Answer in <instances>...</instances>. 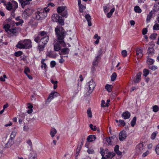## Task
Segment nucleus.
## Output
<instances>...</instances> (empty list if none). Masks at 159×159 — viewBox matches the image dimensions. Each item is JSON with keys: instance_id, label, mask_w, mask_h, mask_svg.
<instances>
[{"instance_id": "obj_30", "label": "nucleus", "mask_w": 159, "mask_h": 159, "mask_svg": "<svg viewBox=\"0 0 159 159\" xmlns=\"http://www.w3.org/2000/svg\"><path fill=\"white\" fill-rule=\"evenodd\" d=\"M10 27V25L9 24H7L4 26V28L5 31L7 32L9 31Z\"/></svg>"}, {"instance_id": "obj_21", "label": "nucleus", "mask_w": 159, "mask_h": 159, "mask_svg": "<svg viewBox=\"0 0 159 159\" xmlns=\"http://www.w3.org/2000/svg\"><path fill=\"white\" fill-rule=\"evenodd\" d=\"M57 132V131L55 128H52L51 129L50 132V134L52 137H53L54 136Z\"/></svg>"}, {"instance_id": "obj_19", "label": "nucleus", "mask_w": 159, "mask_h": 159, "mask_svg": "<svg viewBox=\"0 0 159 159\" xmlns=\"http://www.w3.org/2000/svg\"><path fill=\"white\" fill-rule=\"evenodd\" d=\"M136 54L139 55V58L143 56V51L140 48H137L136 50Z\"/></svg>"}, {"instance_id": "obj_1", "label": "nucleus", "mask_w": 159, "mask_h": 159, "mask_svg": "<svg viewBox=\"0 0 159 159\" xmlns=\"http://www.w3.org/2000/svg\"><path fill=\"white\" fill-rule=\"evenodd\" d=\"M55 31L56 34L57 39L59 43L63 47L66 45L64 41V39L66 35V32H65L63 27L57 26L55 29Z\"/></svg>"}, {"instance_id": "obj_37", "label": "nucleus", "mask_w": 159, "mask_h": 159, "mask_svg": "<svg viewBox=\"0 0 159 159\" xmlns=\"http://www.w3.org/2000/svg\"><path fill=\"white\" fill-rule=\"evenodd\" d=\"M102 53V48L100 49L98 52V55L96 57V59H97L98 58H99L101 56Z\"/></svg>"}, {"instance_id": "obj_44", "label": "nucleus", "mask_w": 159, "mask_h": 159, "mask_svg": "<svg viewBox=\"0 0 159 159\" xmlns=\"http://www.w3.org/2000/svg\"><path fill=\"white\" fill-rule=\"evenodd\" d=\"M22 54V52L20 51L16 52L15 53V55L16 57H19L21 56Z\"/></svg>"}, {"instance_id": "obj_27", "label": "nucleus", "mask_w": 159, "mask_h": 159, "mask_svg": "<svg viewBox=\"0 0 159 159\" xmlns=\"http://www.w3.org/2000/svg\"><path fill=\"white\" fill-rule=\"evenodd\" d=\"M79 7V11L81 13H83V10L85 9L86 8L85 6L83 5H80Z\"/></svg>"}, {"instance_id": "obj_56", "label": "nucleus", "mask_w": 159, "mask_h": 159, "mask_svg": "<svg viewBox=\"0 0 159 159\" xmlns=\"http://www.w3.org/2000/svg\"><path fill=\"white\" fill-rule=\"evenodd\" d=\"M50 64L51 67H53L56 65V62L54 61H52L51 62Z\"/></svg>"}, {"instance_id": "obj_18", "label": "nucleus", "mask_w": 159, "mask_h": 159, "mask_svg": "<svg viewBox=\"0 0 159 159\" xmlns=\"http://www.w3.org/2000/svg\"><path fill=\"white\" fill-rule=\"evenodd\" d=\"M85 18L86 19L87 21L88 22V25L89 26L92 25V23L91 22V16L89 14L86 15L85 16Z\"/></svg>"}, {"instance_id": "obj_23", "label": "nucleus", "mask_w": 159, "mask_h": 159, "mask_svg": "<svg viewBox=\"0 0 159 159\" xmlns=\"http://www.w3.org/2000/svg\"><path fill=\"white\" fill-rule=\"evenodd\" d=\"M11 2L12 3H11L12 4V7H13V9L15 10L18 7V4L16 2L14 1H12Z\"/></svg>"}, {"instance_id": "obj_8", "label": "nucleus", "mask_w": 159, "mask_h": 159, "mask_svg": "<svg viewBox=\"0 0 159 159\" xmlns=\"http://www.w3.org/2000/svg\"><path fill=\"white\" fill-rule=\"evenodd\" d=\"M126 133L125 131H122L120 132L119 136V139L121 141L125 140L126 137Z\"/></svg>"}, {"instance_id": "obj_13", "label": "nucleus", "mask_w": 159, "mask_h": 159, "mask_svg": "<svg viewBox=\"0 0 159 159\" xmlns=\"http://www.w3.org/2000/svg\"><path fill=\"white\" fill-rule=\"evenodd\" d=\"M61 45L63 47L59 42V41H57V42L54 45V49L56 51H59L61 48Z\"/></svg>"}, {"instance_id": "obj_62", "label": "nucleus", "mask_w": 159, "mask_h": 159, "mask_svg": "<svg viewBox=\"0 0 159 159\" xmlns=\"http://www.w3.org/2000/svg\"><path fill=\"white\" fill-rule=\"evenodd\" d=\"M100 153L101 154L102 156H104L105 153H104V151L103 149H102V148H101V151H100Z\"/></svg>"}, {"instance_id": "obj_51", "label": "nucleus", "mask_w": 159, "mask_h": 159, "mask_svg": "<svg viewBox=\"0 0 159 159\" xmlns=\"http://www.w3.org/2000/svg\"><path fill=\"white\" fill-rule=\"evenodd\" d=\"M155 151L156 153L159 155V143L157 146Z\"/></svg>"}, {"instance_id": "obj_36", "label": "nucleus", "mask_w": 159, "mask_h": 159, "mask_svg": "<svg viewBox=\"0 0 159 159\" xmlns=\"http://www.w3.org/2000/svg\"><path fill=\"white\" fill-rule=\"evenodd\" d=\"M143 75L144 76L146 77L149 73V71L148 70L145 69L143 70Z\"/></svg>"}, {"instance_id": "obj_25", "label": "nucleus", "mask_w": 159, "mask_h": 159, "mask_svg": "<svg viewBox=\"0 0 159 159\" xmlns=\"http://www.w3.org/2000/svg\"><path fill=\"white\" fill-rule=\"evenodd\" d=\"M147 61L148 62V64H149L152 65L153 64L154 61L152 59L150 58L149 55L147 56Z\"/></svg>"}, {"instance_id": "obj_35", "label": "nucleus", "mask_w": 159, "mask_h": 159, "mask_svg": "<svg viewBox=\"0 0 159 159\" xmlns=\"http://www.w3.org/2000/svg\"><path fill=\"white\" fill-rule=\"evenodd\" d=\"M16 134V131H12L11 135H10V138L12 139H14Z\"/></svg>"}, {"instance_id": "obj_33", "label": "nucleus", "mask_w": 159, "mask_h": 159, "mask_svg": "<svg viewBox=\"0 0 159 159\" xmlns=\"http://www.w3.org/2000/svg\"><path fill=\"white\" fill-rule=\"evenodd\" d=\"M32 0H25V2H24L22 3L21 4V5L22 7H24L25 6L30 3L29 2Z\"/></svg>"}, {"instance_id": "obj_55", "label": "nucleus", "mask_w": 159, "mask_h": 159, "mask_svg": "<svg viewBox=\"0 0 159 159\" xmlns=\"http://www.w3.org/2000/svg\"><path fill=\"white\" fill-rule=\"evenodd\" d=\"M156 136V133L154 132L153 133L151 136V138L152 139H155Z\"/></svg>"}, {"instance_id": "obj_46", "label": "nucleus", "mask_w": 159, "mask_h": 159, "mask_svg": "<svg viewBox=\"0 0 159 159\" xmlns=\"http://www.w3.org/2000/svg\"><path fill=\"white\" fill-rule=\"evenodd\" d=\"M61 15L63 17H67V11H64L62 13Z\"/></svg>"}, {"instance_id": "obj_28", "label": "nucleus", "mask_w": 159, "mask_h": 159, "mask_svg": "<svg viewBox=\"0 0 159 159\" xmlns=\"http://www.w3.org/2000/svg\"><path fill=\"white\" fill-rule=\"evenodd\" d=\"M134 10L137 13H140L141 12L142 10L139 6H136L134 7Z\"/></svg>"}, {"instance_id": "obj_5", "label": "nucleus", "mask_w": 159, "mask_h": 159, "mask_svg": "<svg viewBox=\"0 0 159 159\" xmlns=\"http://www.w3.org/2000/svg\"><path fill=\"white\" fill-rule=\"evenodd\" d=\"M87 86L89 87V91H88V94H89L93 91L95 86V84L93 80H91L88 82L87 84Z\"/></svg>"}, {"instance_id": "obj_16", "label": "nucleus", "mask_w": 159, "mask_h": 159, "mask_svg": "<svg viewBox=\"0 0 159 159\" xmlns=\"http://www.w3.org/2000/svg\"><path fill=\"white\" fill-rule=\"evenodd\" d=\"M96 139V137L94 135H90L87 138V140L88 142H91L94 141Z\"/></svg>"}, {"instance_id": "obj_57", "label": "nucleus", "mask_w": 159, "mask_h": 159, "mask_svg": "<svg viewBox=\"0 0 159 159\" xmlns=\"http://www.w3.org/2000/svg\"><path fill=\"white\" fill-rule=\"evenodd\" d=\"M98 58L97 59L96 58V59L93 61V66L97 65L98 64V61L97 60Z\"/></svg>"}, {"instance_id": "obj_58", "label": "nucleus", "mask_w": 159, "mask_h": 159, "mask_svg": "<svg viewBox=\"0 0 159 159\" xmlns=\"http://www.w3.org/2000/svg\"><path fill=\"white\" fill-rule=\"evenodd\" d=\"M119 122L120 124H122L123 126H125V123L124 121L122 120H119Z\"/></svg>"}, {"instance_id": "obj_17", "label": "nucleus", "mask_w": 159, "mask_h": 159, "mask_svg": "<svg viewBox=\"0 0 159 159\" xmlns=\"http://www.w3.org/2000/svg\"><path fill=\"white\" fill-rule=\"evenodd\" d=\"M10 34H12L14 35H16L18 33L17 28L11 29L9 30Z\"/></svg>"}, {"instance_id": "obj_41", "label": "nucleus", "mask_w": 159, "mask_h": 159, "mask_svg": "<svg viewBox=\"0 0 159 159\" xmlns=\"http://www.w3.org/2000/svg\"><path fill=\"white\" fill-rule=\"evenodd\" d=\"M157 36V34L156 33H153L150 36L149 38L153 40L156 39Z\"/></svg>"}, {"instance_id": "obj_14", "label": "nucleus", "mask_w": 159, "mask_h": 159, "mask_svg": "<svg viewBox=\"0 0 159 159\" xmlns=\"http://www.w3.org/2000/svg\"><path fill=\"white\" fill-rule=\"evenodd\" d=\"M142 73L141 72H139L136 76V79L134 80V81L135 83H139L141 80V76Z\"/></svg>"}, {"instance_id": "obj_15", "label": "nucleus", "mask_w": 159, "mask_h": 159, "mask_svg": "<svg viewBox=\"0 0 159 159\" xmlns=\"http://www.w3.org/2000/svg\"><path fill=\"white\" fill-rule=\"evenodd\" d=\"M116 155L115 153L113 152H109L106 155V159H111Z\"/></svg>"}, {"instance_id": "obj_11", "label": "nucleus", "mask_w": 159, "mask_h": 159, "mask_svg": "<svg viewBox=\"0 0 159 159\" xmlns=\"http://www.w3.org/2000/svg\"><path fill=\"white\" fill-rule=\"evenodd\" d=\"M115 139L116 140L117 139V137L115 136H113L109 138H106V141L108 143L109 145H111L112 144L111 142H113V140Z\"/></svg>"}, {"instance_id": "obj_24", "label": "nucleus", "mask_w": 159, "mask_h": 159, "mask_svg": "<svg viewBox=\"0 0 159 159\" xmlns=\"http://www.w3.org/2000/svg\"><path fill=\"white\" fill-rule=\"evenodd\" d=\"M41 43H40L39 42V45L38 47V49H39L40 51H43L44 48V46L45 45V44H43Z\"/></svg>"}, {"instance_id": "obj_6", "label": "nucleus", "mask_w": 159, "mask_h": 159, "mask_svg": "<svg viewBox=\"0 0 159 159\" xmlns=\"http://www.w3.org/2000/svg\"><path fill=\"white\" fill-rule=\"evenodd\" d=\"M3 140L6 147H9L11 146L13 144L14 139L10 138H7V137L3 139Z\"/></svg>"}, {"instance_id": "obj_48", "label": "nucleus", "mask_w": 159, "mask_h": 159, "mask_svg": "<svg viewBox=\"0 0 159 159\" xmlns=\"http://www.w3.org/2000/svg\"><path fill=\"white\" fill-rule=\"evenodd\" d=\"M6 78V76L4 75L3 76H1L0 78V80L1 81H5V78Z\"/></svg>"}, {"instance_id": "obj_64", "label": "nucleus", "mask_w": 159, "mask_h": 159, "mask_svg": "<svg viewBox=\"0 0 159 159\" xmlns=\"http://www.w3.org/2000/svg\"><path fill=\"white\" fill-rule=\"evenodd\" d=\"M29 159H37L36 157L34 155H31L30 157H29Z\"/></svg>"}, {"instance_id": "obj_4", "label": "nucleus", "mask_w": 159, "mask_h": 159, "mask_svg": "<svg viewBox=\"0 0 159 159\" xmlns=\"http://www.w3.org/2000/svg\"><path fill=\"white\" fill-rule=\"evenodd\" d=\"M52 18L53 21L58 22L61 25H64V20L62 19L61 17L58 15L57 14H53L52 16Z\"/></svg>"}, {"instance_id": "obj_29", "label": "nucleus", "mask_w": 159, "mask_h": 159, "mask_svg": "<svg viewBox=\"0 0 159 159\" xmlns=\"http://www.w3.org/2000/svg\"><path fill=\"white\" fill-rule=\"evenodd\" d=\"M69 49L67 48H63L61 50V52L63 53L64 54H67L68 53Z\"/></svg>"}, {"instance_id": "obj_39", "label": "nucleus", "mask_w": 159, "mask_h": 159, "mask_svg": "<svg viewBox=\"0 0 159 159\" xmlns=\"http://www.w3.org/2000/svg\"><path fill=\"white\" fill-rule=\"evenodd\" d=\"M116 76H117V75H116V73L115 72H114L112 74L111 76V80L112 81H114V80H115L116 77Z\"/></svg>"}, {"instance_id": "obj_2", "label": "nucleus", "mask_w": 159, "mask_h": 159, "mask_svg": "<svg viewBox=\"0 0 159 159\" xmlns=\"http://www.w3.org/2000/svg\"><path fill=\"white\" fill-rule=\"evenodd\" d=\"M20 49H29L31 48V42L30 39H25L20 41L16 45Z\"/></svg>"}, {"instance_id": "obj_61", "label": "nucleus", "mask_w": 159, "mask_h": 159, "mask_svg": "<svg viewBox=\"0 0 159 159\" xmlns=\"http://www.w3.org/2000/svg\"><path fill=\"white\" fill-rule=\"evenodd\" d=\"M149 153V152L148 151H147L143 154L142 156L143 157H145Z\"/></svg>"}, {"instance_id": "obj_53", "label": "nucleus", "mask_w": 159, "mask_h": 159, "mask_svg": "<svg viewBox=\"0 0 159 159\" xmlns=\"http://www.w3.org/2000/svg\"><path fill=\"white\" fill-rule=\"evenodd\" d=\"M40 39V37L39 36H38L35 38L34 39V41L36 43H38L39 42V41Z\"/></svg>"}, {"instance_id": "obj_43", "label": "nucleus", "mask_w": 159, "mask_h": 159, "mask_svg": "<svg viewBox=\"0 0 159 159\" xmlns=\"http://www.w3.org/2000/svg\"><path fill=\"white\" fill-rule=\"evenodd\" d=\"M67 57L68 56H61V55L60 56L61 58L59 59V62L60 63H62L64 62L65 60L63 59V57Z\"/></svg>"}, {"instance_id": "obj_34", "label": "nucleus", "mask_w": 159, "mask_h": 159, "mask_svg": "<svg viewBox=\"0 0 159 159\" xmlns=\"http://www.w3.org/2000/svg\"><path fill=\"white\" fill-rule=\"evenodd\" d=\"M136 117L135 116H134L131 122V126L132 127H134L135 125V124L136 123Z\"/></svg>"}, {"instance_id": "obj_54", "label": "nucleus", "mask_w": 159, "mask_h": 159, "mask_svg": "<svg viewBox=\"0 0 159 159\" xmlns=\"http://www.w3.org/2000/svg\"><path fill=\"white\" fill-rule=\"evenodd\" d=\"M148 30L146 28H144L142 30V34L143 35H145L147 32Z\"/></svg>"}, {"instance_id": "obj_49", "label": "nucleus", "mask_w": 159, "mask_h": 159, "mask_svg": "<svg viewBox=\"0 0 159 159\" xmlns=\"http://www.w3.org/2000/svg\"><path fill=\"white\" fill-rule=\"evenodd\" d=\"M87 152L89 154H92L94 153V151L93 149L91 148H89L87 150Z\"/></svg>"}, {"instance_id": "obj_9", "label": "nucleus", "mask_w": 159, "mask_h": 159, "mask_svg": "<svg viewBox=\"0 0 159 159\" xmlns=\"http://www.w3.org/2000/svg\"><path fill=\"white\" fill-rule=\"evenodd\" d=\"M49 37L48 36H45L42 37L40 40L39 43L43 44L46 45L47 43L49 40Z\"/></svg>"}, {"instance_id": "obj_52", "label": "nucleus", "mask_w": 159, "mask_h": 159, "mask_svg": "<svg viewBox=\"0 0 159 159\" xmlns=\"http://www.w3.org/2000/svg\"><path fill=\"white\" fill-rule=\"evenodd\" d=\"M24 22L23 20H20V21L18 22H16L15 23V24L16 26H18L19 25L22 24Z\"/></svg>"}, {"instance_id": "obj_40", "label": "nucleus", "mask_w": 159, "mask_h": 159, "mask_svg": "<svg viewBox=\"0 0 159 159\" xmlns=\"http://www.w3.org/2000/svg\"><path fill=\"white\" fill-rule=\"evenodd\" d=\"M153 111L154 112H157L159 110V108L158 106L155 105L152 107Z\"/></svg>"}, {"instance_id": "obj_26", "label": "nucleus", "mask_w": 159, "mask_h": 159, "mask_svg": "<svg viewBox=\"0 0 159 159\" xmlns=\"http://www.w3.org/2000/svg\"><path fill=\"white\" fill-rule=\"evenodd\" d=\"M112 86L111 85L107 84L105 87V88L108 92H111V91Z\"/></svg>"}, {"instance_id": "obj_20", "label": "nucleus", "mask_w": 159, "mask_h": 159, "mask_svg": "<svg viewBox=\"0 0 159 159\" xmlns=\"http://www.w3.org/2000/svg\"><path fill=\"white\" fill-rule=\"evenodd\" d=\"M66 7L65 6L58 7L57 9V11L58 13H62L65 11Z\"/></svg>"}, {"instance_id": "obj_7", "label": "nucleus", "mask_w": 159, "mask_h": 159, "mask_svg": "<svg viewBox=\"0 0 159 159\" xmlns=\"http://www.w3.org/2000/svg\"><path fill=\"white\" fill-rule=\"evenodd\" d=\"M136 151L138 154L142 153L144 151L143 145L142 143H139L136 147Z\"/></svg>"}, {"instance_id": "obj_50", "label": "nucleus", "mask_w": 159, "mask_h": 159, "mask_svg": "<svg viewBox=\"0 0 159 159\" xmlns=\"http://www.w3.org/2000/svg\"><path fill=\"white\" fill-rule=\"evenodd\" d=\"M40 36L42 37H44L45 36H47L46 32L45 31H43L40 32Z\"/></svg>"}, {"instance_id": "obj_3", "label": "nucleus", "mask_w": 159, "mask_h": 159, "mask_svg": "<svg viewBox=\"0 0 159 159\" xmlns=\"http://www.w3.org/2000/svg\"><path fill=\"white\" fill-rule=\"evenodd\" d=\"M49 11V8L45 7L43 9L40 10L35 13V18L38 20H42L45 18L47 16V12Z\"/></svg>"}, {"instance_id": "obj_47", "label": "nucleus", "mask_w": 159, "mask_h": 159, "mask_svg": "<svg viewBox=\"0 0 159 159\" xmlns=\"http://www.w3.org/2000/svg\"><path fill=\"white\" fill-rule=\"evenodd\" d=\"M121 54L123 57H126L127 56V51L125 50H123L121 52Z\"/></svg>"}, {"instance_id": "obj_31", "label": "nucleus", "mask_w": 159, "mask_h": 159, "mask_svg": "<svg viewBox=\"0 0 159 159\" xmlns=\"http://www.w3.org/2000/svg\"><path fill=\"white\" fill-rule=\"evenodd\" d=\"M148 53L152 55V53H154L153 48L152 47H149L148 49Z\"/></svg>"}, {"instance_id": "obj_63", "label": "nucleus", "mask_w": 159, "mask_h": 159, "mask_svg": "<svg viewBox=\"0 0 159 159\" xmlns=\"http://www.w3.org/2000/svg\"><path fill=\"white\" fill-rule=\"evenodd\" d=\"M119 146L118 145H116L114 148V151L115 152H116L117 151H118L119 150Z\"/></svg>"}, {"instance_id": "obj_10", "label": "nucleus", "mask_w": 159, "mask_h": 159, "mask_svg": "<svg viewBox=\"0 0 159 159\" xmlns=\"http://www.w3.org/2000/svg\"><path fill=\"white\" fill-rule=\"evenodd\" d=\"M59 95V94L57 92H55L53 93H52L49 95L48 100H49V101H50L54 97H57Z\"/></svg>"}, {"instance_id": "obj_59", "label": "nucleus", "mask_w": 159, "mask_h": 159, "mask_svg": "<svg viewBox=\"0 0 159 159\" xmlns=\"http://www.w3.org/2000/svg\"><path fill=\"white\" fill-rule=\"evenodd\" d=\"M157 68V67L154 66H152L151 67H149V69L152 70H154Z\"/></svg>"}, {"instance_id": "obj_60", "label": "nucleus", "mask_w": 159, "mask_h": 159, "mask_svg": "<svg viewBox=\"0 0 159 159\" xmlns=\"http://www.w3.org/2000/svg\"><path fill=\"white\" fill-rule=\"evenodd\" d=\"M30 69L29 68H26L25 70H24V73H25V74H27V73L28 72H30Z\"/></svg>"}, {"instance_id": "obj_38", "label": "nucleus", "mask_w": 159, "mask_h": 159, "mask_svg": "<svg viewBox=\"0 0 159 159\" xmlns=\"http://www.w3.org/2000/svg\"><path fill=\"white\" fill-rule=\"evenodd\" d=\"M8 10H11L12 7V4L10 2H8L6 6Z\"/></svg>"}, {"instance_id": "obj_45", "label": "nucleus", "mask_w": 159, "mask_h": 159, "mask_svg": "<svg viewBox=\"0 0 159 159\" xmlns=\"http://www.w3.org/2000/svg\"><path fill=\"white\" fill-rule=\"evenodd\" d=\"M89 127L93 131H95L97 129L96 127L95 126H93L91 124L89 125Z\"/></svg>"}, {"instance_id": "obj_42", "label": "nucleus", "mask_w": 159, "mask_h": 159, "mask_svg": "<svg viewBox=\"0 0 159 159\" xmlns=\"http://www.w3.org/2000/svg\"><path fill=\"white\" fill-rule=\"evenodd\" d=\"M87 113L88 116L90 118H91L92 117V112H91L90 109L89 108L88 109V110H87Z\"/></svg>"}, {"instance_id": "obj_22", "label": "nucleus", "mask_w": 159, "mask_h": 159, "mask_svg": "<svg viewBox=\"0 0 159 159\" xmlns=\"http://www.w3.org/2000/svg\"><path fill=\"white\" fill-rule=\"evenodd\" d=\"M152 16V11H151L149 14L148 15L147 19L146 21L147 22H149L150 21L151 17Z\"/></svg>"}, {"instance_id": "obj_12", "label": "nucleus", "mask_w": 159, "mask_h": 159, "mask_svg": "<svg viewBox=\"0 0 159 159\" xmlns=\"http://www.w3.org/2000/svg\"><path fill=\"white\" fill-rule=\"evenodd\" d=\"M124 119H129L130 116V113L128 111H126L123 113L121 115Z\"/></svg>"}, {"instance_id": "obj_32", "label": "nucleus", "mask_w": 159, "mask_h": 159, "mask_svg": "<svg viewBox=\"0 0 159 159\" xmlns=\"http://www.w3.org/2000/svg\"><path fill=\"white\" fill-rule=\"evenodd\" d=\"M153 29L154 30H159V24L157 23H155L153 26Z\"/></svg>"}]
</instances>
